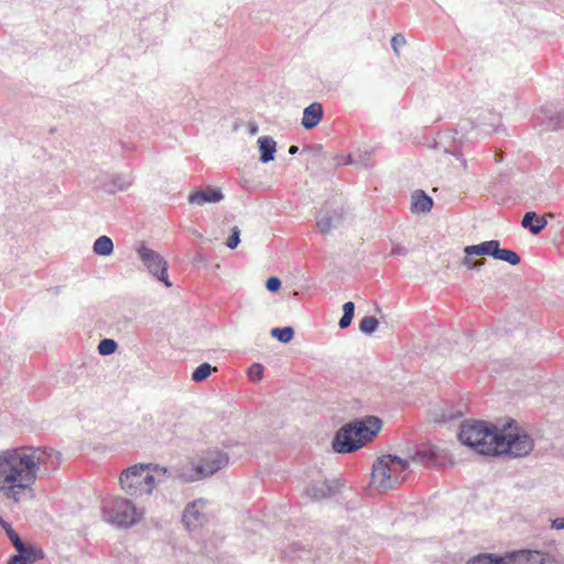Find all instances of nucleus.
Wrapping results in <instances>:
<instances>
[{"instance_id": "obj_1", "label": "nucleus", "mask_w": 564, "mask_h": 564, "mask_svg": "<svg viewBox=\"0 0 564 564\" xmlns=\"http://www.w3.org/2000/svg\"><path fill=\"white\" fill-rule=\"evenodd\" d=\"M61 464V453L51 447L21 446L0 452V491L20 503L33 499V485L39 474L48 475Z\"/></svg>"}, {"instance_id": "obj_2", "label": "nucleus", "mask_w": 564, "mask_h": 564, "mask_svg": "<svg viewBox=\"0 0 564 564\" xmlns=\"http://www.w3.org/2000/svg\"><path fill=\"white\" fill-rule=\"evenodd\" d=\"M381 429L377 416H368L341 426L335 434L332 447L336 453L348 454L371 442Z\"/></svg>"}, {"instance_id": "obj_3", "label": "nucleus", "mask_w": 564, "mask_h": 564, "mask_svg": "<svg viewBox=\"0 0 564 564\" xmlns=\"http://www.w3.org/2000/svg\"><path fill=\"white\" fill-rule=\"evenodd\" d=\"M409 462L395 455H383L372 465L371 485L381 492L393 489L406 480Z\"/></svg>"}, {"instance_id": "obj_4", "label": "nucleus", "mask_w": 564, "mask_h": 564, "mask_svg": "<svg viewBox=\"0 0 564 564\" xmlns=\"http://www.w3.org/2000/svg\"><path fill=\"white\" fill-rule=\"evenodd\" d=\"M498 434V429L486 422L464 421L460 424L458 440L481 455L492 456Z\"/></svg>"}, {"instance_id": "obj_5", "label": "nucleus", "mask_w": 564, "mask_h": 564, "mask_svg": "<svg viewBox=\"0 0 564 564\" xmlns=\"http://www.w3.org/2000/svg\"><path fill=\"white\" fill-rule=\"evenodd\" d=\"M102 511L105 520L119 528L132 527L142 519V510L138 509L132 501L121 497L106 501Z\"/></svg>"}, {"instance_id": "obj_6", "label": "nucleus", "mask_w": 564, "mask_h": 564, "mask_svg": "<svg viewBox=\"0 0 564 564\" xmlns=\"http://www.w3.org/2000/svg\"><path fill=\"white\" fill-rule=\"evenodd\" d=\"M121 489L131 497L150 495L155 488V478L148 470V466L134 465L121 473Z\"/></svg>"}, {"instance_id": "obj_7", "label": "nucleus", "mask_w": 564, "mask_h": 564, "mask_svg": "<svg viewBox=\"0 0 564 564\" xmlns=\"http://www.w3.org/2000/svg\"><path fill=\"white\" fill-rule=\"evenodd\" d=\"M533 446V440L525 433L499 431L492 456L524 457L532 452Z\"/></svg>"}, {"instance_id": "obj_8", "label": "nucleus", "mask_w": 564, "mask_h": 564, "mask_svg": "<svg viewBox=\"0 0 564 564\" xmlns=\"http://www.w3.org/2000/svg\"><path fill=\"white\" fill-rule=\"evenodd\" d=\"M138 254L152 275L156 276L167 288L172 285L167 278V262L159 252L142 245L138 249Z\"/></svg>"}, {"instance_id": "obj_9", "label": "nucleus", "mask_w": 564, "mask_h": 564, "mask_svg": "<svg viewBox=\"0 0 564 564\" xmlns=\"http://www.w3.org/2000/svg\"><path fill=\"white\" fill-rule=\"evenodd\" d=\"M500 246L498 240H488L479 245L467 246L464 249L465 258L463 264L468 269H478L485 264V259L474 260V256H491L495 259L497 247Z\"/></svg>"}, {"instance_id": "obj_10", "label": "nucleus", "mask_w": 564, "mask_h": 564, "mask_svg": "<svg viewBox=\"0 0 564 564\" xmlns=\"http://www.w3.org/2000/svg\"><path fill=\"white\" fill-rule=\"evenodd\" d=\"M345 214L346 212L343 206L332 208L329 204L326 203L319 210L316 218V226L319 232L326 235L337 228L343 224Z\"/></svg>"}, {"instance_id": "obj_11", "label": "nucleus", "mask_w": 564, "mask_h": 564, "mask_svg": "<svg viewBox=\"0 0 564 564\" xmlns=\"http://www.w3.org/2000/svg\"><path fill=\"white\" fill-rule=\"evenodd\" d=\"M413 462L420 463L425 467H440L445 465L447 453L431 444H422L417 447L413 455Z\"/></svg>"}, {"instance_id": "obj_12", "label": "nucleus", "mask_w": 564, "mask_h": 564, "mask_svg": "<svg viewBox=\"0 0 564 564\" xmlns=\"http://www.w3.org/2000/svg\"><path fill=\"white\" fill-rule=\"evenodd\" d=\"M206 501L203 499H197L192 502H189L184 511L182 521L184 525L188 530H194L198 527H202L206 519V514L203 512V509L205 508Z\"/></svg>"}, {"instance_id": "obj_13", "label": "nucleus", "mask_w": 564, "mask_h": 564, "mask_svg": "<svg viewBox=\"0 0 564 564\" xmlns=\"http://www.w3.org/2000/svg\"><path fill=\"white\" fill-rule=\"evenodd\" d=\"M228 463L229 457L226 453L214 451L206 454L204 463L199 465V468L203 469L206 478L227 466Z\"/></svg>"}, {"instance_id": "obj_14", "label": "nucleus", "mask_w": 564, "mask_h": 564, "mask_svg": "<svg viewBox=\"0 0 564 564\" xmlns=\"http://www.w3.org/2000/svg\"><path fill=\"white\" fill-rule=\"evenodd\" d=\"M536 121L544 130L562 129L564 128V111L543 107L536 116Z\"/></svg>"}, {"instance_id": "obj_15", "label": "nucleus", "mask_w": 564, "mask_h": 564, "mask_svg": "<svg viewBox=\"0 0 564 564\" xmlns=\"http://www.w3.org/2000/svg\"><path fill=\"white\" fill-rule=\"evenodd\" d=\"M338 486L333 481L324 480L311 484L306 488V495L313 500H322L336 494Z\"/></svg>"}, {"instance_id": "obj_16", "label": "nucleus", "mask_w": 564, "mask_h": 564, "mask_svg": "<svg viewBox=\"0 0 564 564\" xmlns=\"http://www.w3.org/2000/svg\"><path fill=\"white\" fill-rule=\"evenodd\" d=\"M224 195L219 188L206 187L192 193L188 196L191 204L204 205L206 203H218L223 200Z\"/></svg>"}, {"instance_id": "obj_17", "label": "nucleus", "mask_w": 564, "mask_h": 564, "mask_svg": "<svg viewBox=\"0 0 564 564\" xmlns=\"http://www.w3.org/2000/svg\"><path fill=\"white\" fill-rule=\"evenodd\" d=\"M323 115L324 110L321 102L311 104L303 111L302 126L306 130L315 128L321 122Z\"/></svg>"}, {"instance_id": "obj_18", "label": "nucleus", "mask_w": 564, "mask_h": 564, "mask_svg": "<svg viewBox=\"0 0 564 564\" xmlns=\"http://www.w3.org/2000/svg\"><path fill=\"white\" fill-rule=\"evenodd\" d=\"M546 225V219L535 212H527L521 220V226L533 235L540 234Z\"/></svg>"}, {"instance_id": "obj_19", "label": "nucleus", "mask_w": 564, "mask_h": 564, "mask_svg": "<svg viewBox=\"0 0 564 564\" xmlns=\"http://www.w3.org/2000/svg\"><path fill=\"white\" fill-rule=\"evenodd\" d=\"M174 477L185 482H192L205 478V475L199 465L191 463L186 466L177 467L174 470Z\"/></svg>"}, {"instance_id": "obj_20", "label": "nucleus", "mask_w": 564, "mask_h": 564, "mask_svg": "<svg viewBox=\"0 0 564 564\" xmlns=\"http://www.w3.org/2000/svg\"><path fill=\"white\" fill-rule=\"evenodd\" d=\"M510 564H542L541 554L536 551L521 550L510 553Z\"/></svg>"}, {"instance_id": "obj_21", "label": "nucleus", "mask_w": 564, "mask_h": 564, "mask_svg": "<svg viewBox=\"0 0 564 564\" xmlns=\"http://www.w3.org/2000/svg\"><path fill=\"white\" fill-rule=\"evenodd\" d=\"M260 161L268 163L274 160L276 152V142L271 137H260L258 139Z\"/></svg>"}, {"instance_id": "obj_22", "label": "nucleus", "mask_w": 564, "mask_h": 564, "mask_svg": "<svg viewBox=\"0 0 564 564\" xmlns=\"http://www.w3.org/2000/svg\"><path fill=\"white\" fill-rule=\"evenodd\" d=\"M412 212L429 213L433 207V199L425 192L417 189L412 194Z\"/></svg>"}, {"instance_id": "obj_23", "label": "nucleus", "mask_w": 564, "mask_h": 564, "mask_svg": "<svg viewBox=\"0 0 564 564\" xmlns=\"http://www.w3.org/2000/svg\"><path fill=\"white\" fill-rule=\"evenodd\" d=\"M510 553L506 556H495L492 554H481L471 558L467 564H510Z\"/></svg>"}, {"instance_id": "obj_24", "label": "nucleus", "mask_w": 564, "mask_h": 564, "mask_svg": "<svg viewBox=\"0 0 564 564\" xmlns=\"http://www.w3.org/2000/svg\"><path fill=\"white\" fill-rule=\"evenodd\" d=\"M93 250L98 256H110L113 251V242L107 236H100L94 242Z\"/></svg>"}, {"instance_id": "obj_25", "label": "nucleus", "mask_w": 564, "mask_h": 564, "mask_svg": "<svg viewBox=\"0 0 564 564\" xmlns=\"http://www.w3.org/2000/svg\"><path fill=\"white\" fill-rule=\"evenodd\" d=\"M28 563L35 562L36 560H42L44 557L43 550L25 543L23 544L22 552H18Z\"/></svg>"}, {"instance_id": "obj_26", "label": "nucleus", "mask_w": 564, "mask_h": 564, "mask_svg": "<svg viewBox=\"0 0 564 564\" xmlns=\"http://www.w3.org/2000/svg\"><path fill=\"white\" fill-rule=\"evenodd\" d=\"M495 259L506 261L511 265H517L520 263V256L509 249H501L500 246L497 247Z\"/></svg>"}, {"instance_id": "obj_27", "label": "nucleus", "mask_w": 564, "mask_h": 564, "mask_svg": "<svg viewBox=\"0 0 564 564\" xmlns=\"http://www.w3.org/2000/svg\"><path fill=\"white\" fill-rule=\"evenodd\" d=\"M271 336L283 344H288L294 337V329L291 326H285L282 328L275 327L271 329Z\"/></svg>"}, {"instance_id": "obj_28", "label": "nucleus", "mask_w": 564, "mask_h": 564, "mask_svg": "<svg viewBox=\"0 0 564 564\" xmlns=\"http://www.w3.org/2000/svg\"><path fill=\"white\" fill-rule=\"evenodd\" d=\"M378 325H379V322L375 316H365L359 322V329L362 333L370 335L373 332H376V329L378 328Z\"/></svg>"}, {"instance_id": "obj_29", "label": "nucleus", "mask_w": 564, "mask_h": 564, "mask_svg": "<svg viewBox=\"0 0 564 564\" xmlns=\"http://www.w3.org/2000/svg\"><path fill=\"white\" fill-rule=\"evenodd\" d=\"M212 370V366L207 362H204L194 370L192 373V380L195 382H202L210 376Z\"/></svg>"}, {"instance_id": "obj_30", "label": "nucleus", "mask_w": 564, "mask_h": 564, "mask_svg": "<svg viewBox=\"0 0 564 564\" xmlns=\"http://www.w3.org/2000/svg\"><path fill=\"white\" fill-rule=\"evenodd\" d=\"M118 348V344L116 340L110 338L101 339L98 344V352L101 356H109L113 354Z\"/></svg>"}, {"instance_id": "obj_31", "label": "nucleus", "mask_w": 564, "mask_h": 564, "mask_svg": "<svg viewBox=\"0 0 564 564\" xmlns=\"http://www.w3.org/2000/svg\"><path fill=\"white\" fill-rule=\"evenodd\" d=\"M264 368L260 364H253L248 370V376L251 381H260L263 377Z\"/></svg>"}, {"instance_id": "obj_32", "label": "nucleus", "mask_w": 564, "mask_h": 564, "mask_svg": "<svg viewBox=\"0 0 564 564\" xmlns=\"http://www.w3.org/2000/svg\"><path fill=\"white\" fill-rule=\"evenodd\" d=\"M239 242H240V230H239V228L237 226H235L231 229V235L227 239L226 245H227L228 248L235 249V248H237Z\"/></svg>"}, {"instance_id": "obj_33", "label": "nucleus", "mask_w": 564, "mask_h": 564, "mask_svg": "<svg viewBox=\"0 0 564 564\" xmlns=\"http://www.w3.org/2000/svg\"><path fill=\"white\" fill-rule=\"evenodd\" d=\"M406 41L402 34H395L391 39V46L397 55H399V48L405 45Z\"/></svg>"}, {"instance_id": "obj_34", "label": "nucleus", "mask_w": 564, "mask_h": 564, "mask_svg": "<svg viewBox=\"0 0 564 564\" xmlns=\"http://www.w3.org/2000/svg\"><path fill=\"white\" fill-rule=\"evenodd\" d=\"M265 288L270 292H278L281 289V280L276 276H270L265 282Z\"/></svg>"}, {"instance_id": "obj_35", "label": "nucleus", "mask_w": 564, "mask_h": 564, "mask_svg": "<svg viewBox=\"0 0 564 564\" xmlns=\"http://www.w3.org/2000/svg\"><path fill=\"white\" fill-rule=\"evenodd\" d=\"M406 254L408 249L400 243H395L390 251V256L392 257H405Z\"/></svg>"}, {"instance_id": "obj_36", "label": "nucleus", "mask_w": 564, "mask_h": 564, "mask_svg": "<svg viewBox=\"0 0 564 564\" xmlns=\"http://www.w3.org/2000/svg\"><path fill=\"white\" fill-rule=\"evenodd\" d=\"M9 540L17 550V552H22L24 542L21 540L18 533H14V535L9 538Z\"/></svg>"}, {"instance_id": "obj_37", "label": "nucleus", "mask_w": 564, "mask_h": 564, "mask_svg": "<svg viewBox=\"0 0 564 564\" xmlns=\"http://www.w3.org/2000/svg\"><path fill=\"white\" fill-rule=\"evenodd\" d=\"M352 318H354V316H351V315L343 314L341 318L338 322V326L341 329L347 328L351 324Z\"/></svg>"}, {"instance_id": "obj_38", "label": "nucleus", "mask_w": 564, "mask_h": 564, "mask_svg": "<svg viewBox=\"0 0 564 564\" xmlns=\"http://www.w3.org/2000/svg\"><path fill=\"white\" fill-rule=\"evenodd\" d=\"M551 528L555 530L564 529V518H555L551 520Z\"/></svg>"}, {"instance_id": "obj_39", "label": "nucleus", "mask_w": 564, "mask_h": 564, "mask_svg": "<svg viewBox=\"0 0 564 564\" xmlns=\"http://www.w3.org/2000/svg\"><path fill=\"white\" fill-rule=\"evenodd\" d=\"M343 312L344 314H348L354 316L355 313V304L352 302H347L343 305Z\"/></svg>"}, {"instance_id": "obj_40", "label": "nucleus", "mask_w": 564, "mask_h": 564, "mask_svg": "<svg viewBox=\"0 0 564 564\" xmlns=\"http://www.w3.org/2000/svg\"><path fill=\"white\" fill-rule=\"evenodd\" d=\"M8 564H28V562L18 553L10 557Z\"/></svg>"}, {"instance_id": "obj_41", "label": "nucleus", "mask_w": 564, "mask_h": 564, "mask_svg": "<svg viewBox=\"0 0 564 564\" xmlns=\"http://www.w3.org/2000/svg\"><path fill=\"white\" fill-rule=\"evenodd\" d=\"M0 527L7 532L12 525L6 521L2 517H0Z\"/></svg>"}, {"instance_id": "obj_42", "label": "nucleus", "mask_w": 564, "mask_h": 564, "mask_svg": "<svg viewBox=\"0 0 564 564\" xmlns=\"http://www.w3.org/2000/svg\"><path fill=\"white\" fill-rule=\"evenodd\" d=\"M297 151H299V147L297 145H291L289 148V154H291V155L297 153Z\"/></svg>"}, {"instance_id": "obj_43", "label": "nucleus", "mask_w": 564, "mask_h": 564, "mask_svg": "<svg viewBox=\"0 0 564 564\" xmlns=\"http://www.w3.org/2000/svg\"><path fill=\"white\" fill-rule=\"evenodd\" d=\"M14 533H17V532L13 530V528L9 529V530L6 532V534H7L8 539H9V538H11L12 535H14Z\"/></svg>"}, {"instance_id": "obj_44", "label": "nucleus", "mask_w": 564, "mask_h": 564, "mask_svg": "<svg viewBox=\"0 0 564 564\" xmlns=\"http://www.w3.org/2000/svg\"><path fill=\"white\" fill-rule=\"evenodd\" d=\"M128 186H129V184H128V183H124V184H120V185H118V188H119L120 191H124V189H127V188H128Z\"/></svg>"}, {"instance_id": "obj_45", "label": "nucleus", "mask_w": 564, "mask_h": 564, "mask_svg": "<svg viewBox=\"0 0 564 564\" xmlns=\"http://www.w3.org/2000/svg\"><path fill=\"white\" fill-rule=\"evenodd\" d=\"M352 162H354V161H352V159H351V155H348L347 161H346V164H351Z\"/></svg>"}, {"instance_id": "obj_46", "label": "nucleus", "mask_w": 564, "mask_h": 564, "mask_svg": "<svg viewBox=\"0 0 564 564\" xmlns=\"http://www.w3.org/2000/svg\"><path fill=\"white\" fill-rule=\"evenodd\" d=\"M160 470H161L162 473H164V474H165V473H167V468H165V467L160 468Z\"/></svg>"}, {"instance_id": "obj_47", "label": "nucleus", "mask_w": 564, "mask_h": 564, "mask_svg": "<svg viewBox=\"0 0 564 564\" xmlns=\"http://www.w3.org/2000/svg\"><path fill=\"white\" fill-rule=\"evenodd\" d=\"M550 218H554V215L552 213L547 214Z\"/></svg>"}]
</instances>
